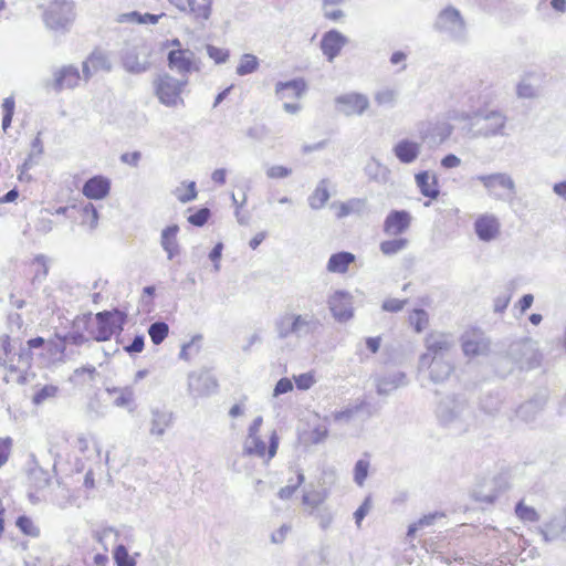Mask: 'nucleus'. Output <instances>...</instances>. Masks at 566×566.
Listing matches in <instances>:
<instances>
[{"label":"nucleus","instance_id":"obj_23","mask_svg":"<svg viewBox=\"0 0 566 566\" xmlns=\"http://www.w3.org/2000/svg\"><path fill=\"white\" fill-rule=\"evenodd\" d=\"M329 310L338 322H347L353 317L352 296L343 291L335 292L328 300Z\"/></svg>","mask_w":566,"mask_h":566},{"label":"nucleus","instance_id":"obj_8","mask_svg":"<svg viewBox=\"0 0 566 566\" xmlns=\"http://www.w3.org/2000/svg\"><path fill=\"white\" fill-rule=\"evenodd\" d=\"M74 19V2L71 0H54L43 13L45 25L54 31L67 30Z\"/></svg>","mask_w":566,"mask_h":566},{"label":"nucleus","instance_id":"obj_39","mask_svg":"<svg viewBox=\"0 0 566 566\" xmlns=\"http://www.w3.org/2000/svg\"><path fill=\"white\" fill-rule=\"evenodd\" d=\"M331 195L328 191V180L322 179L313 193L308 197V205L314 210L322 209L325 203L328 201Z\"/></svg>","mask_w":566,"mask_h":566},{"label":"nucleus","instance_id":"obj_4","mask_svg":"<svg viewBox=\"0 0 566 566\" xmlns=\"http://www.w3.org/2000/svg\"><path fill=\"white\" fill-rule=\"evenodd\" d=\"M263 424V418L258 416L253 419L252 423L248 428L247 437L243 441V454L249 457H256L270 461L275 457L279 448V436L276 430H273L269 436V447L260 436V430Z\"/></svg>","mask_w":566,"mask_h":566},{"label":"nucleus","instance_id":"obj_49","mask_svg":"<svg viewBox=\"0 0 566 566\" xmlns=\"http://www.w3.org/2000/svg\"><path fill=\"white\" fill-rule=\"evenodd\" d=\"M15 525L27 536L38 537L40 535V528L25 515L19 516Z\"/></svg>","mask_w":566,"mask_h":566},{"label":"nucleus","instance_id":"obj_14","mask_svg":"<svg viewBox=\"0 0 566 566\" xmlns=\"http://www.w3.org/2000/svg\"><path fill=\"white\" fill-rule=\"evenodd\" d=\"M475 179L483 185L490 196H493L497 200L505 199V196L495 192L497 187L505 189L509 192V196H514L516 193L515 182L513 178L506 172L479 175L475 177Z\"/></svg>","mask_w":566,"mask_h":566},{"label":"nucleus","instance_id":"obj_10","mask_svg":"<svg viewBox=\"0 0 566 566\" xmlns=\"http://www.w3.org/2000/svg\"><path fill=\"white\" fill-rule=\"evenodd\" d=\"M127 315L118 310L104 311L95 315L96 329L92 337L97 342L108 340L115 333L123 331Z\"/></svg>","mask_w":566,"mask_h":566},{"label":"nucleus","instance_id":"obj_30","mask_svg":"<svg viewBox=\"0 0 566 566\" xmlns=\"http://www.w3.org/2000/svg\"><path fill=\"white\" fill-rule=\"evenodd\" d=\"M106 392L113 397V405L118 408L134 410L135 390L133 386L107 387Z\"/></svg>","mask_w":566,"mask_h":566},{"label":"nucleus","instance_id":"obj_58","mask_svg":"<svg viewBox=\"0 0 566 566\" xmlns=\"http://www.w3.org/2000/svg\"><path fill=\"white\" fill-rule=\"evenodd\" d=\"M207 54L210 59H212L217 64L226 63L229 59V51L217 48L214 45H207Z\"/></svg>","mask_w":566,"mask_h":566},{"label":"nucleus","instance_id":"obj_46","mask_svg":"<svg viewBox=\"0 0 566 566\" xmlns=\"http://www.w3.org/2000/svg\"><path fill=\"white\" fill-rule=\"evenodd\" d=\"M113 557L117 566H136L135 557L128 554L125 545L118 544L113 552Z\"/></svg>","mask_w":566,"mask_h":566},{"label":"nucleus","instance_id":"obj_61","mask_svg":"<svg viewBox=\"0 0 566 566\" xmlns=\"http://www.w3.org/2000/svg\"><path fill=\"white\" fill-rule=\"evenodd\" d=\"M209 217L210 210L208 208H201L188 217V222L196 227H202L205 223H207Z\"/></svg>","mask_w":566,"mask_h":566},{"label":"nucleus","instance_id":"obj_55","mask_svg":"<svg viewBox=\"0 0 566 566\" xmlns=\"http://www.w3.org/2000/svg\"><path fill=\"white\" fill-rule=\"evenodd\" d=\"M313 516L318 521V525L322 530H327L334 520V514L327 506L316 510Z\"/></svg>","mask_w":566,"mask_h":566},{"label":"nucleus","instance_id":"obj_6","mask_svg":"<svg viewBox=\"0 0 566 566\" xmlns=\"http://www.w3.org/2000/svg\"><path fill=\"white\" fill-rule=\"evenodd\" d=\"M436 31L447 35L457 42L467 40V24L460 11L453 7H447L438 14L433 24Z\"/></svg>","mask_w":566,"mask_h":566},{"label":"nucleus","instance_id":"obj_54","mask_svg":"<svg viewBox=\"0 0 566 566\" xmlns=\"http://www.w3.org/2000/svg\"><path fill=\"white\" fill-rule=\"evenodd\" d=\"M175 195H176L177 199L182 203H187V202L195 200L198 195L197 189H196V182L195 181L187 182L186 190H182L181 188H177L175 191Z\"/></svg>","mask_w":566,"mask_h":566},{"label":"nucleus","instance_id":"obj_34","mask_svg":"<svg viewBox=\"0 0 566 566\" xmlns=\"http://www.w3.org/2000/svg\"><path fill=\"white\" fill-rule=\"evenodd\" d=\"M356 256L346 251L337 252L331 255L326 269L331 273L344 274L347 272L348 266L354 263Z\"/></svg>","mask_w":566,"mask_h":566},{"label":"nucleus","instance_id":"obj_25","mask_svg":"<svg viewBox=\"0 0 566 566\" xmlns=\"http://www.w3.org/2000/svg\"><path fill=\"white\" fill-rule=\"evenodd\" d=\"M111 190V181L104 176H94L90 178L83 186V195L93 200H101L108 196Z\"/></svg>","mask_w":566,"mask_h":566},{"label":"nucleus","instance_id":"obj_63","mask_svg":"<svg viewBox=\"0 0 566 566\" xmlns=\"http://www.w3.org/2000/svg\"><path fill=\"white\" fill-rule=\"evenodd\" d=\"M291 174L292 169L281 165H274L266 169V176L271 179H283L289 177Z\"/></svg>","mask_w":566,"mask_h":566},{"label":"nucleus","instance_id":"obj_59","mask_svg":"<svg viewBox=\"0 0 566 566\" xmlns=\"http://www.w3.org/2000/svg\"><path fill=\"white\" fill-rule=\"evenodd\" d=\"M294 381L300 390H307L315 384V376L312 371L294 376Z\"/></svg>","mask_w":566,"mask_h":566},{"label":"nucleus","instance_id":"obj_7","mask_svg":"<svg viewBox=\"0 0 566 566\" xmlns=\"http://www.w3.org/2000/svg\"><path fill=\"white\" fill-rule=\"evenodd\" d=\"M151 48L145 40H136L126 44L122 61L124 69L132 74H139L150 67Z\"/></svg>","mask_w":566,"mask_h":566},{"label":"nucleus","instance_id":"obj_13","mask_svg":"<svg viewBox=\"0 0 566 566\" xmlns=\"http://www.w3.org/2000/svg\"><path fill=\"white\" fill-rule=\"evenodd\" d=\"M218 381L208 370L191 371L188 375V391L193 397H208L217 391Z\"/></svg>","mask_w":566,"mask_h":566},{"label":"nucleus","instance_id":"obj_27","mask_svg":"<svg viewBox=\"0 0 566 566\" xmlns=\"http://www.w3.org/2000/svg\"><path fill=\"white\" fill-rule=\"evenodd\" d=\"M538 532L546 543L559 538L566 532V513L554 515L547 523L538 527Z\"/></svg>","mask_w":566,"mask_h":566},{"label":"nucleus","instance_id":"obj_45","mask_svg":"<svg viewBox=\"0 0 566 566\" xmlns=\"http://www.w3.org/2000/svg\"><path fill=\"white\" fill-rule=\"evenodd\" d=\"M201 339V335H196L188 343L184 344L179 353V358L190 360L193 355L199 353Z\"/></svg>","mask_w":566,"mask_h":566},{"label":"nucleus","instance_id":"obj_3","mask_svg":"<svg viewBox=\"0 0 566 566\" xmlns=\"http://www.w3.org/2000/svg\"><path fill=\"white\" fill-rule=\"evenodd\" d=\"M274 331L280 339L291 336L306 338L318 332L322 326L321 319L313 313L297 314L291 311L281 313L274 319Z\"/></svg>","mask_w":566,"mask_h":566},{"label":"nucleus","instance_id":"obj_64","mask_svg":"<svg viewBox=\"0 0 566 566\" xmlns=\"http://www.w3.org/2000/svg\"><path fill=\"white\" fill-rule=\"evenodd\" d=\"M31 478L34 480V486L38 490L46 488L50 483L49 474L42 470L33 471Z\"/></svg>","mask_w":566,"mask_h":566},{"label":"nucleus","instance_id":"obj_37","mask_svg":"<svg viewBox=\"0 0 566 566\" xmlns=\"http://www.w3.org/2000/svg\"><path fill=\"white\" fill-rule=\"evenodd\" d=\"M91 322V313L84 314L81 316H76L73 322V327L75 331L63 336L65 343H71L73 345L80 346L87 342V338L84 336L82 332H80L81 327L86 328L87 324Z\"/></svg>","mask_w":566,"mask_h":566},{"label":"nucleus","instance_id":"obj_11","mask_svg":"<svg viewBox=\"0 0 566 566\" xmlns=\"http://www.w3.org/2000/svg\"><path fill=\"white\" fill-rule=\"evenodd\" d=\"M424 345L426 352L420 356L419 360L427 364L428 359L452 358L455 343L452 335L433 332L426 337Z\"/></svg>","mask_w":566,"mask_h":566},{"label":"nucleus","instance_id":"obj_22","mask_svg":"<svg viewBox=\"0 0 566 566\" xmlns=\"http://www.w3.org/2000/svg\"><path fill=\"white\" fill-rule=\"evenodd\" d=\"M411 219V214L406 210H392L384 221V232L391 237L400 235L409 229Z\"/></svg>","mask_w":566,"mask_h":566},{"label":"nucleus","instance_id":"obj_52","mask_svg":"<svg viewBox=\"0 0 566 566\" xmlns=\"http://www.w3.org/2000/svg\"><path fill=\"white\" fill-rule=\"evenodd\" d=\"M370 468V463L366 459H360L356 462L354 467V481L357 485L363 486Z\"/></svg>","mask_w":566,"mask_h":566},{"label":"nucleus","instance_id":"obj_38","mask_svg":"<svg viewBox=\"0 0 566 566\" xmlns=\"http://www.w3.org/2000/svg\"><path fill=\"white\" fill-rule=\"evenodd\" d=\"M165 14H151V13H139L138 11H132L122 13L117 17L118 23H137V24H156L159 19Z\"/></svg>","mask_w":566,"mask_h":566},{"label":"nucleus","instance_id":"obj_43","mask_svg":"<svg viewBox=\"0 0 566 566\" xmlns=\"http://www.w3.org/2000/svg\"><path fill=\"white\" fill-rule=\"evenodd\" d=\"M87 59L92 64V69H94L97 72H109L112 70V62L108 55L102 51L92 52Z\"/></svg>","mask_w":566,"mask_h":566},{"label":"nucleus","instance_id":"obj_19","mask_svg":"<svg viewBox=\"0 0 566 566\" xmlns=\"http://www.w3.org/2000/svg\"><path fill=\"white\" fill-rule=\"evenodd\" d=\"M419 369L428 370L430 380L440 384L449 379L453 373V358L428 359L427 364L419 360Z\"/></svg>","mask_w":566,"mask_h":566},{"label":"nucleus","instance_id":"obj_57","mask_svg":"<svg viewBox=\"0 0 566 566\" xmlns=\"http://www.w3.org/2000/svg\"><path fill=\"white\" fill-rule=\"evenodd\" d=\"M512 298V290L511 287H507L505 291L501 292L495 298H494V312L495 313H503L507 305L510 304Z\"/></svg>","mask_w":566,"mask_h":566},{"label":"nucleus","instance_id":"obj_47","mask_svg":"<svg viewBox=\"0 0 566 566\" xmlns=\"http://www.w3.org/2000/svg\"><path fill=\"white\" fill-rule=\"evenodd\" d=\"M82 223L87 224L91 230L97 228L98 212L95 206L91 202H87L82 207Z\"/></svg>","mask_w":566,"mask_h":566},{"label":"nucleus","instance_id":"obj_28","mask_svg":"<svg viewBox=\"0 0 566 566\" xmlns=\"http://www.w3.org/2000/svg\"><path fill=\"white\" fill-rule=\"evenodd\" d=\"M392 151L400 163L411 164L418 158L421 144L410 139H401L394 146Z\"/></svg>","mask_w":566,"mask_h":566},{"label":"nucleus","instance_id":"obj_1","mask_svg":"<svg viewBox=\"0 0 566 566\" xmlns=\"http://www.w3.org/2000/svg\"><path fill=\"white\" fill-rule=\"evenodd\" d=\"M448 118L461 124L459 129L468 139H490L507 135V116L500 109H451Z\"/></svg>","mask_w":566,"mask_h":566},{"label":"nucleus","instance_id":"obj_32","mask_svg":"<svg viewBox=\"0 0 566 566\" xmlns=\"http://www.w3.org/2000/svg\"><path fill=\"white\" fill-rule=\"evenodd\" d=\"M541 94L535 74H525L516 85V96L522 99H534Z\"/></svg>","mask_w":566,"mask_h":566},{"label":"nucleus","instance_id":"obj_44","mask_svg":"<svg viewBox=\"0 0 566 566\" xmlns=\"http://www.w3.org/2000/svg\"><path fill=\"white\" fill-rule=\"evenodd\" d=\"M169 326L165 322H155L148 327V334L155 345L161 344L168 336Z\"/></svg>","mask_w":566,"mask_h":566},{"label":"nucleus","instance_id":"obj_42","mask_svg":"<svg viewBox=\"0 0 566 566\" xmlns=\"http://www.w3.org/2000/svg\"><path fill=\"white\" fill-rule=\"evenodd\" d=\"M259 66V59L253 54L245 53L241 56L235 72L238 75L244 76L254 73Z\"/></svg>","mask_w":566,"mask_h":566},{"label":"nucleus","instance_id":"obj_24","mask_svg":"<svg viewBox=\"0 0 566 566\" xmlns=\"http://www.w3.org/2000/svg\"><path fill=\"white\" fill-rule=\"evenodd\" d=\"M347 38L337 30H331L323 34L321 50L328 62H333L347 44Z\"/></svg>","mask_w":566,"mask_h":566},{"label":"nucleus","instance_id":"obj_29","mask_svg":"<svg viewBox=\"0 0 566 566\" xmlns=\"http://www.w3.org/2000/svg\"><path fill=\"white\" fill-rule=\"evenodd\" d=\"M306 91V83L303 78H294L287 82H277L275 94L280 99L300 98Z\"/></svg>","mask_w":566,"mask_h":566},{"label":"nucleus","instance_id":"obj_53","mask_svg":"<svg viewBox=\"0 0 566 566\" xmlns=\"http://www.w3.org/2000/svg\"><path fill=\"white\" fill-rule=\"evenodd\" d=\"M515 513L518 518L525 522H537L539 514L534 507L525 505L523 502H518L515 506Z\"/></svg>","mask_w":566,"mask_h":566},{"label":"nucleus","instance_id":"obj_31","mask_svg":"<svg viewBox=\"0 0 566 566\" xmlns=\"http://www.w3.org/2000/svg\"><path fill=\"white\" fill-rule=\"evenodd\" d=\"M172 423V413L161 409H151L149 421V433L155 437H163Z\"/></svg>","mask_w":566,"mask_h":566},{"label":"nucleus","instance_id":"obj_12","mask_svg":"<svg viewBox=\"0 0 566 566\" xmlns=\"http://www.w3.org/2000/svg\"><path fill=\"white\" fill-rule=\"evenodd\" d=\"M81 78L76 66L63 65L53 70L52 77L44 81V87L61 93L77 87Z\"/></svg>","mask_w":566,"mask_h":566},{"label":"nucleus","instance_id":"obj_21","mask_svg":"<svg viewBox=\"0 0 566 566\" xmlns=\"http://www.w3.org/2000/svg\"><path fill=\"white\" fill-rule=\"evenodd\" d=\"M407 375L403 371H389L375 378L376 391L379 396H388L398 388L408 385Z\"/></svg>","mask_w":566,"mask_h":566},{"label":"nucleus","instance_id":"obj_50","mask_svg":"<svg viewBox=\"0 0 566 566\" xmlns=\"http://www.w3.org/2000/svg\"><path fill=\"white\" fill-rule=\"evenodd\" d=\"M59 392V388L54 385H45L40 388L32 397V402L36 406L42 405L48 399L54 398Z\"/></svg>","mask_w":566,"mask_h":566},{"label":"nucleus","instance_id":"obj_20","mask_svg":"<svg viewBox=\"0 0 566 566\" xmlns=\"http://www.w3.org/2000/svg\"><path fill=\"white\" fill-rule=\"evenodd\" d=\"M474 231L481 241L491 242L500 235L501 222L496 216L483 213L475 219Z\"/></svg>","mask_w":566,"mask_h":566},{"label":"nucleus","instance_id":"obj_36","mask_svg":"<svg viewBox=\"0 0 566 566\" xmlns=\"http://www.w3.org/2000/svg\"><path fill=\"white\" fill-rule=\"evenodd\" d=\"M328 491L326 489H306L302 496V503L310 509L308 514L313 515L316 510L327 500Z\"/></svg>","mask_w":566,"mask_h":566},{"label":"nucleus","instance_id":"obj_2","mask_svg":"<svg viewBox=\"0 0 566 566\" xmlns=\"http://www.w3.org/2000/svg\"><path fill=\"white\" fill-rule=\"evenodd\" d=\"M436 417L440 426L454 434L464 433L474 424L473 408L465 398L457 395L440 400Z\"/></svg>","mask_w":566,"mask_h":566},{"label":"nucleus","instance_id":"obj_51","mask_svg":"<svg viewBox=\"0 0 566 566\" xmlns=\"http://www.w3.org/2000/svg\"><path fill=\"white\" fill-rule=\"evenodd\" d=\"M398 97V92L394 88L385 87L376 92L375 102L378 105H389L392 106Z\"/></svg>","mask_w":566,"mask_h":566},{"label":"nucleus","instance_id":"obj_18","mask_svg":"<svg viewBox=\"0 0 566 566\" xmlns=\"http://www.w3.org/2000/svg\"><path fill=\"white\" fill-rule=\"evenodd\" d=\"M337 109L346 116L361 115L369 107V99L360 93H347L335 99Z\"/></svg>","mask_w":566,"mask_h":566},{"label":"nucleus","instance_id":"obj_17","mask_svg":"<svg viewBox=\"0 0 566 566\" xmlns=\"http://www.w3.org/2000/svg\"><path fill=\"white\" fill-rule=\"evenodd\" d=\"M179 11L188 13L196 22L203 23L212 14L213 0H169Z\"/></svg>","mask_w":566,"mask_h":566},{"label":"nucleus","instance_id":"obj_5","mask_svg":"<svg viewBox=\"0 0 566 566\" xmlns=\"http://www.w3.org/2000/svg\"><path fill=\"white\" fill-rule=\"evenodd\" d=\"M188 78H176L170 74L158 75L154 81V91L158 101L167 107H179L185 105L181 96Z\"/></svg>","mask_w":566,"mask_h":566},{"label":"nucleus","instance_id":"obj_56","mask_svg":"<svg viewBox=\"0 0 566 566\" xmlns=\"http://www.w3.org/2000/svg\"><path fill=\"white\" fill-rule=\"evenodd\" d=\"M304 480H305L304 474L302 472H298L295 483H292L290 481V483L287 485L280 489V491L277 493L279 497L282 500L290 499L295 493V491L298 489V486L304 482Z\"/></svg>","mask_w":566,"mask_h":566},{"label":"nucleus","instance_id":"obj_33","mask_svg":"<svg viewBox=\"0 0 566 566\" xmlns=\"http://www.w3.org/2000/svg\"><path fill=\"white\" fill-rule=\"evenodd\" d=\"M178 231L179 227L177 224L169 226L161 231L160 244L169 260L179 254V244L177 242Z\"/></svg>","mask_w":566,"mask_h":566},{"label":"nucleus","instance_id":"obj_40","mask_svg":"<svg viewBox=\"0 0 566 566\" xmlns=\"http://www.w3.org/2000/svg\"><path fill=\"white\" fill-rule=\"evenodd\" d=\"M367 200L364 198H352L339 203L337 218H344L352 213L361 214L366 210Z\"/></svg>","mask_w":566,"mask_h":566},{"label":"nucleus","instance_id":"obj_26","mask_svg":"<svg viewBox=\"0 0 566 566\" xmlns=\"http://www.w3.org/2000/svg\"><path fill=\"white\" fill-rule=\"evenodd\" d=\"M545 403L546 400L544 396H535L520 405L515 410V416L525 423L533 422L543 410Z\"/></svg>","mask_w":566,"mask_h":566},{"label":"nucleus","instance_id":"obj_9","mask_svg":"<svg viewBox=\"0 0 566 566\" xmlns=\"http://www.w3.org/2000/svg\"><path fill=\"white\" fill-rule=\"evenodd\" d=\"M507 356L520 369L536 368L542 359L536 342L530 338L513 342L509 346Z\"/></svg>","mask_w":566,"mask_h":566},{"label":"nucleus","instance_id":"obj_62","mask_svg":"<svg viewBox=\"0 0 566 566\" xmlns=\"http://www.w3.org/2000/svg\"><path fill=\"white\" fill-rule=\"evenodd\" d=\"M32 353L28 347H21L18 353V363L14 366L19 367L17 370L27 369L31 366Z\"/></svg>","mask_w":566,"mask_h":566},{"label":"nucleus","instance_id":"obj_16","mask_svg":"<svg viewBox=\"0 0 566 566\" xmlns=\"http://www.w3.org/2000/svg\"><path fill=\"white\" fill-rule=\"evenodd\" d=\"M462 350L469 358L486 356L490 352V339L480 331H470L462 335Z\"/></svg>","mask_w":566,"mask_h":566},{"label":"nucleus","instance_id":"obj_15","mask_svg":"<svg viewBox=\"0 0 566 566\" xmlns=\"http://www.w3.org/2000/svg\"><path fill=\"white\" fill-rule=\"evenodd\" d=\"M168 66L177 72L181 77L188 78V74L198 71L196 65L195 53L188 49H174L167 56Z\"/></svg>","mask_w":566,"mask_h":566},{"label":"nucleus","instance_id":"obj_60","mask_svg":"<svg viewBox=\"0 0 566 566\" xmlns=\"http://www.w3.org/2000/svg\"><path fill=\"white\" fill-rule=\"evenodd\" d=\"M371 497L367 496L361 505L355 511L354 518L355 523L358 527L361 525V521L365 518V516L370 512L371 510Z\"/></svg>","mask_w":566,"mask_h":566},{"label":"nucleus","instance_id":"obj_48","mask_svg":"<svg viewBox=\"0 0 566 566\" xmlns=\"http://www.w3.org/2000/svg\"><path fill=\"white\" fill-rule=\"evenodd\" d=\"M409 322L413 326L415 331L420 333L428 326V313L422 308H416L410 313Z\"/></svg>","mask_w":566,"mask_h":566},{"label":"nucleus","instance_id":"obj_41","mask_svg":"<svg viewBox=\"0 0 566 566\" xmlns=\"http://www.w3.org/2000/svg\"><path fill=\"white\" fill-rule=\"evenodd\" d=\"M409 245V240L406 238H394L391 240L382 241L379 250L387 256H392L406 250Z\"/></svg>","mask_w":566,"mask_h":566},{"label":"nucleus","instance_id":"obj_35","mask_svg":"<svg viewBox=\"0 0 566 566\" xmlns=\"http://www.w3.org/2000/svg\"><path fill=\"white\" fill-rule=\"evenodd\" d=\"M416 185L420 192L430 199L439 196V188L436 176H431L428 171H421L415 176Z\"/></svg>","mask_w":566,"mask_h":566}]
</instances>
